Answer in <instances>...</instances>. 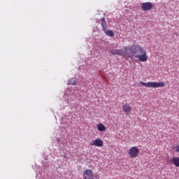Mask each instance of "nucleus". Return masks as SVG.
<instances>
[{
	"instance_id": "obj_1",
	"label": "nucleus",
	"mask_w": 179,
	"mask_h": 179,
	"mask_svg": "<svg viewBox=\"0 0 179 179\" xmlns=\"http://www.w3.org/2000/svg\"><path fill=\"white\" fill-rule=\"evenodd\" d=\"M123 50L126 51V58H138L141 62L148 61V55L146 51L139 45L133 44L130 47L124 46Z\"/></svg>"
},
{
	"instance_id": "obj_2",
	"label": "nucleus",
	"mask_w": 179,
	"mask_h": 179,
	"mask_svg": "<svg viewBox=\"0 0 179 179\" xmlns=\"http://www.w3.org/2000/svg\"><path fill=\"white\" fill-rule=\"evenodd\" d=\"M140 85L141 86H145V87H164L166 86V83L164 82H148V83H144L143 81L140 82Z\"/></svg>"
},
{
	"instance_id": "obj_3",
	"label": "nucleus",
	"mask_w": 179,
	"mask_h": 179,
	"mask_svg": "<svg viewBox=\"0 0 179 179\" xmlns=\"http://www.w3.org/2000/svg\"><path fill=\"white\" fill-rule=\"evenodd\" d=\"M101 27L103 29V32L106 36L109 37H114V32L110 29H107V22H106V18L101 17Z\"/></svg>"
},
{
	"instance_id": "obj_4",
	"label": "nucleus",
	"mask_w": 179,
	"mask_h": 179,
	"mask_svg": "<svg viewBox=\"0 0 179 179\" xmlns=\"http://www.w3.org/2000/svg\"><path fill=\"white\" fill-rule=\"evenodd\" d=\"M110 54H112V55H121L122 57L127 58V51H124L123 49L112 50Z\"/></svg>"
},
{
	"instance_id": "obj_5",
	"label": "nucleus",
	"mask_w": 179,
	"mask_h": 179,
	"mask_svg": "<svg viewBox=\"0 0 179 179\" xmlns=\"http://www.w3.org/2000/svg\"><path fill=\"white\" fill-rule=\"evenodd\" d=\"M138 153H139V149L136 146L131 147L129 150V155L131 157H136Z\"/></svg>"
},
{
	"instance_id": "obj_6",
	"label": "nucleus",
	"mask_w": 179,
	"mask_h": 179,
	"mask_svg": "<svg viewBox=\"0 0 179 179\" xmlns=\"http://www.w3.org/2000/svg\"><path fill=\"white\" fill-rule=\"evenodd\" d=\"M93 171L90 169H87L83 172V179H93L94 177Z\"/></svg>"
},
{
	"instance_id": "obj_7",
	"label": "nucleus",
	"mask_w": 179,
	"mask_h": 179,
	"mask_svg": "<svg viewBox=\"0 0 179 179\" xmlns=\"http://www.w3.org/2000/svg\"><path fill=\"white\" fill-rule=\"evenodd\" d=\"M153 8V3L152 2H145L141 3V9L145 12L150 10Z\"/></svg>"
},
{
	"instance_id": "obj_8",
	"label": "nucleus",
	"mask_w": 179,
	"mask_h": 179,
	"mask_svg": "<svg viewBox=\"0 0 179 179\" xmlns=\"http://www.w3.org/2000/svg\"><path fill=\"white\" fill-rule=\"evenodd\" d=\"M91 146H96L97 148H101L103 145V140L101 138H96L95 140H93L92 143H90Z\"/></svg>"
},
{
	"instance_id": "obj_9",
	"label": "nucleus",
	"mask_w": 179,
	"mask_h": 179,
	"mask_svg": "<svg viewBox=\"0 0 179 179\" xmlns=\"http://www.w3.org/2000/svg\"><path fill=\"white\" fill-rule=\"evenodd\" d=\"M78 82H79V80H78V82H76V80L75 78H71L69 80L67 85H72L73 86H75V85H76V83H78ZM79 83H80V86H83V83H85V80L80 79Z\"/></svg>"
},
{
	"instance_id": "obj_10",
	"label": "nucleus",
	"mask_w": 179,
	"mask_h": 179,
	"mask_svg": "<svg viewBox=\"0 0 179 179\" xmlns=\"http://www.w3.org/2000/svg\"><path fill=\"white\" fill-rule=\"evenodd\" d=\"M122 110L124 113H126V114H131V111H132V107L129 105V103H124L122 106Z\"/></svg>"
},
{
	"instance_id": "obj_11",
	"label": "nucleus",
	"mask_w": 179,
	"mask_h": 179,
	"mask_svg": "<svg viewBox=\"0 0 179 179\" xmlns=\"http://www.w3.org/2000/svg\"><path fill=\"white\" fill-rule=\"evenodd\" d=\"M96 128L98 129V131H99V132H104V131H106V126H104V124L99 123L96 125Z\"/></svg>"
},
{
	"instance_id": "obj_12",
	"label": "nucleus",
	"mask_w": 179,
	"mask_h": 179,
	"mask_svg": "<svg viewBox=\"0 0 179 179\" xmlns=\"http://www.w3.org/2000/svg\"><path fill=\"white\" fill-rule=\"evenodd\" d=\"M171 162L176 167H179V157H175L171 159Z\"/></svg>"
},
{
	"instance_id": "obj_13",
	"label": "nucleus",
	"mask_w": 179,
	"mask_h": 179,
	"mask_svg": "<svg viewBox=\"0 0 179 179\" xmlns=\"http://www.w3.org/2000/svg\"><path fill=\"white\" fill-rule=\"evenodd\" d=\"M176 152H177L178 153L179 152V145H177L176 147Z\"/></svg>"
}]
</instances>
